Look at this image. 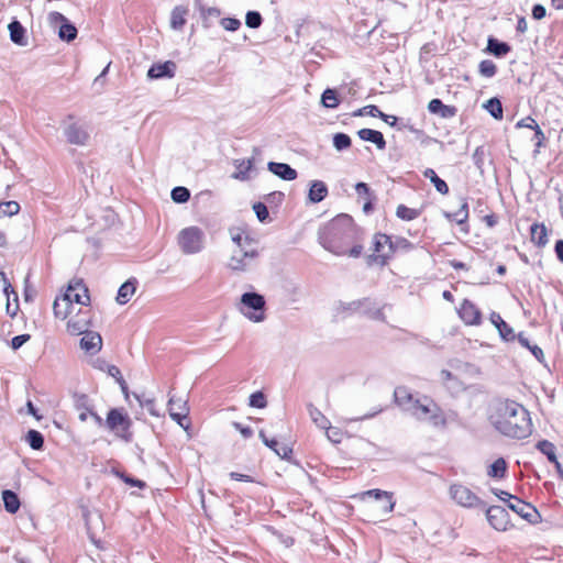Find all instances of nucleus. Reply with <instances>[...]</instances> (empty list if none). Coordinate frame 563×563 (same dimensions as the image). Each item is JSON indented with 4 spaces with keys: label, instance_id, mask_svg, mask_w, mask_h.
Wrapping results in <instances>:
<instances>
[{
    "label": "nucleus",
    "instance_id": "nucleus-1",
    "mask_svg": "<svg viewBox=\"0 0 563 563\" xmlns=\"http://www.w3.org/2000/svg\"><path fill=\"white\" fill-rule=\"evenodd\" d=\"M320 245L336 256L357 258L363 253V231L353 218L341 213L318 230Z\"/></svg>",
    "mask_w": 563,
    "mask_h": 563
},
{
    "label": "nucleus",
    "instance_id": "nucleus-2",
    "mask_svg": "<svg viewBox=\"0 0 563 563\" xmlns=\"http://www.w3.org/2000/svg\"><path fill=\"white\" fill-rule=\"evenodd\" d=\"M489 422L503 435L511 439H525L532 432L529 411L519 402L499 399L490 408Z\"/></svg>",
    "mask_w": 563,
    "mask_h": 563
},
{
    "label": "nucleus",
    "instance_id": "nucleus-3",
    "mask_svg": "<svg viewBox=\"0 0 563 563\" xmlns=\"http://www.w3.org/2000/svg\"><path fill=\"white\" fill-rule=\"evenodd\" d=\"M98 427L106 426L110 431L126 443L132 442L133 432L131 431L132 420L123 408H111L106 420H103L95 410L89 415Z\"/></svg>",
    "mask_w": 563,
    "mask_h": 563
},
{
    "label": "nucleus",
    "instance_id": "nucleus-4",
    "mask_svg": "<svg viewBox=\"0 0 563 563\" xmlns=\"http://www.w3.org/2000/svg\"><path fill=\"white\" fill-rule=\"evenodd\" d=\"M409 413L418 420L428 421L433 427L446 426V418L442 409L428 396L416 398Z\"/></svg>",
    "mask_w": 563,
    "mask_h": 563
},
{
    "label": "nucleus",
    "instance_id": "nucleus-5",
    "mask_svg": "<svg viewBox=\"0 0 563 563\" xmlns=\"http://www.w3.org/2000/svg\"><path fill=\"white\" fill-rule=\"evenodd\" d=\"M238 310L250 321L262 322L265 320V297L256 291H246L241 296Z\"/></svg>",
    "mask_w": 563,
    "mask_h": 563
},
{
    "label": "nucleus",
    "instance_id": "nucleus-6",
    "mask_svg": "<svg viewBox=\"0 0 563 563\" xmlns=\"http://www.w3.org/2000/svg\"><path fill=\"white\" fill-rule=\"evenodd\" d=\"M63 132L66 141L71 145L85 146L90 134L88 124L81 122L74 113H68L62 121Z\"/></svg>",
    "mask_w": 563,
    "mask_h": 563
},
{
    "label": "nucleus",
    "instance_id": "nucleus-7",
    "mask_svg": "<svg viewBox=\"0 0 563 563\" xmlns=\"http://www.w3.org/2000/svg\"><path fill=\"white\" fill-rule=\"evenodd\" d=\"M205 233L198 227H188L178 234V244L185 254H197L203 249Z\"/></svg>",
    "mask_w": 563,
    "mask_h": 563
},
{
    "label": "nucleus",
    "instance_id": "nucleus-8",
    "mask_svg": "<svg viewBox=\"0 0 563 563\" xmlns=\"http://www.w3.org/2000/svg\"><path fill=\"white\" fill-rule=\"evenodd\" d=\"M449 495L459 506L464 508L486 507V504L471 488L461 483L451 484Z\"/></svg>",
    "mask_w": 563,
    "mask_h": 563
},
{
    "label": "nucleus",
    "instance_id": "nucleus-9",
    "mask_svg": "<svg viewBox=\"0 0 563 563\" xmlns=\"http://www.w3.org/2000/svg\"><path fill=\"white\" fill-rule=\"evenodd\" d=\"M389 235L377 232L373 236V254L367 256V265L377 264L380 267L386 266L390 261L388 253Z\"/></svg>",
    "mask_w": 563,
    "mask_h": 563
},
{
    "label": "nucleus",
    "instance_id": "nucleus-10",
    "mask_svg": "<svg viewBox=\"0 0 563 563\" xmlns=\"http://www.w3.org/2000/svg\"><path fill=\"white\" fill-rule=\"evenodd\" d=\"M372 305L371 297H364L361 299H356L350 302H345L339 300L334 303L333 312L335 318L345 319L353 314H363V310H367V308Z\"/></svg>",
    "mask_w": 563,
    "mask_h": 563
},
{
    "label": "nucleus",
    "instance_id": "nucleus-11",
    "mask_svg": "<svg viewBox=\"0 0 563 563\" xmlns=\"http://www.w3.org/2000/svg\"><path fill=\"white\" fill-rule=\"evenodd\" d=\"M260 253L257 250L241 247L235 251L229 261V268L233 272H246L255 265Z\"/></svg>",
    "mask_w": 563,
    "mask_h": 563
},
{
    "label": "nucleus",
    "instance_id": "nucleus-12",
    "mask_svg": "<svg viewBox=\"0 0 563 563\" xmlns=\"http://www.w3.org/2000/svg\"><path fill=\"white\" fill-rule=\"evenodd\" d=\"M48 21L51 25L58 26V37L62 41L69 43L77 37V27L63 13L57 11L49 12Z\"/></svg>",
    "mask_w": 563,
    "mask_h": 563
},
{
    "label": "nucleus",
    "instance_id": "nucleus-13",
    "mask_svg": "<svg viewBox=\"0 0 563 563\" xmlns=\"http://www.w3.org/2000/svg\"><path fill=\"white\" fill-rule=\"evenodd\" d=\"M90 301L88 288L80 280L76 284H70L63 296V302L66 308H71L73 303L87 306Z\"/></svg>",
    "mask_w": 563,
    "mask_h": 563
},
{
    "label": "nucleus",
    "instance_id": "nucleus-14",
    "mask_svg": "<svg viewBox=\"0 0 563 563\" xmlns=\"http://www.w3.org/2000/svg\"><path fill=\"white\" fill-rule=\"evenodd\" d=\"M486 517L489 525L498 530L505 531L509 526V514L501 506H490L486 509Z\"/></svg>",
    "mask_w": 563,
    "mask_h": 563
},
{
    "label": "nucleus",
    "instance_id": "nucleus-15",
    "mask_svg": "<svg viewBox=\"0 0 563 563\" xmlns=\"http://www.w3.org/2000/svg\"><path fill=\"white\" fill-rule=\"evenodd\" d=\"M459 317L467 325H478L482 322V312L470 299H463L457 309Z\"/></svg>",
    "mask_w": 563,
    "mask_h": 563
},
{
    "label": "nucleus",
    "instance_id": "nucleus-16",
    "mask_svg": "<svg viewBox=\"0 0 563 563\" xmlns=\"http://www.w3.org/2000/svg\"><path fill=\"white\" fill-rule=\"evenodd\" d=\"M508 508L519 515L521 518L529 522H534L536 517L539 516L538 510L534 506L515 496L508 504Z\"/></svg>",
    "mask_w": 563,
    "mask_h": 563
},
{
    "label": "nucleus",
    "instance_id": "nucleus-17",
    "mask_svg": "<svg viewBox=\"0 0 563 563\" xmlns=\"http://www.w3.org/2000/svg\"><path fill=\"white\" fill-rule=\"evenodd\" d=\"M177 65L173 60H166L164 63H155L147 70V77L150 79H163L173 78L176 74Z\"/></svg>",
    "mask_w": 563,
    "mask_h": 563
},
{
    "label": "nucleus",
    "instance_id": "nucleus-18",
    "mask_svg": "<svg viewBox=\"0 0 563 563\" xmlns=\"http://www.w3.org/2000/svg\"><path fill=\"white\" fill-rule=\"evenodd\" d=\"M79 346L89 355H96L102 347V338L98 332L88 331L79 340Z\"/></svg>",
    "mask_w": 563,
    "mask_h": 563
},
{
    "label": "nucleus",
    "instance_id": "nucleus-19",
    "mask_svg": "<svg viewBox=\"0 0 563 563\" xmlns=\"http://www.w3.org/2000/svg\"><path fill=\"white\" fill-rule=\"evenodd\" d=\"M267 169L283 180H295L298 173L287 163L268 162Z\"/></svg>",
    "mask_w": 563,
    "mask_h": 563
},
{
    "label": "nucleus",
    "instance_id": "nucleus-20",
    "mask_svg": "<svg viewBox=\"0 0 563 563\" xmlns=\"http://www.w3.org/2000/svg\"><path fill=\"white\" fill-rule=\"evenodd\" d=\"M394 400L404 411L409 412L415 404L416 398L405 386H398L394 390Z\"/></svg>",
    "mask_w": 563,
    "mask_h": 563
},
{
    "label": "nucleus",
    "instance_id": "nucleus-21",
    "mask_svg": "<svg viewBox=\"0 0 563 563\" xmlns=\"http://www.w3.org/2000/svg\"><path fill=\"white\" fill-rule=\"evenodd\" d=\"M485 52L492 54L496 58H503L511 52V46L507 42L500 41L490 35L487 38Z\"/></svg>",
    "mask_w": 563,
    "mask_h": 563
},
{
    "label": "nucleus",
    "instance_id": "nucleus-22",
    "mask_svg": "<svg viewBox=\"0 0 563 563\" xmlns=\"http://www.w3.org/2000/svg\"><path fill=\"white\" fill-rule=\"evenodd\" d=\"M428 110L432 114H438L443 119L453 118L457 109L454 106H448L441 99L434 98L428 103Z\"/></svg>",
    "mask_w": 563,
    "mask_h": 563
},
{
    "label": "nucleus",
    "instance_id": "nucleus-23",
    "mask_svg": "<svg viewBox=\"0 0 563 563\" xmlns=\"http://www.w3.org/2000/svg\"><path fill=\"white\" fill-rule=\"evenodd\" d=\"M357 135L362 141L375 144L378 150L386 148V141L380 131L364 128L357 131Z\"/></svg>",
    "mask_w": 563,
    "mask_h": 563
},
{
    "label": "nucleus",
    "instance_id": "nucleus-24",
    "mask_svg": "<svg viewBox=\"0 0 563 563\" xmlns=\"http://www.w3.org/2000/svg\"><path fill=\"white\" fill-rule=\"evenodd\" d=\"M415 247L413 243H411L408 239L404 236H395L389 235L388 242V253H390V260L398 252L408 253L412 251Z\"/></svg>",
    "mask_w": 563,
    "mask_h": 563
},
{
    "label": "nucleus",
    "instance_id": "nucleus-25",
    "mask_svg": "<svg viewBox=\"0 0 563 563\" xmlns=\"http://www.w3.org/2000/svg\"><path fill=\"white\" fill-rule=\"evenodd\" d=\"M328 186L322 180H311L309 191H308V200L311 203H319L325 199L328 196Z\"/></svg>",
    "mask_w": 563,
    "mask_h": 563
},
{
    "label": "nucleus",
    "instance_id": "nucleus-26",
    "mask_svg": "<svg viewBox=\"0 0 563 563\" xmlns=\"http://www.w3.org/2000/svg\"><path fill=\"white\" fill-rule=\"evenodd\" d=\"M364 495L373 497L376 500H386V506L384 507V514L386 515L390 514L395 508L396 500L394 499V494L391 492L374 488L365 492Z\"/></svg>",
    "mask_w": 563,
    "mask_h": 563
},
{
    "label": "nucleus",
    "instance_id": "nucleus-27",
    "mask_svg": "<svg viewBox=\"0 0 563 563\" xmlns=\"http://www.w3.org/2000/svg\"><path fill=\"white\" fill-rule=\"evenodd\" d=\"M74 406L80 411L78 418L80 421H86L90 412L93 410L90 399L86 394H74Z\"/></svg>",
    "mask_w": 563,
    "mask_h": 563
},
{
    "label": "nucleus",
    "instance_id": "nucleus-28",
    "mask_svg": "<svg viewBox=\"0 0 563 563\" xmlns=\"http://www.w3.org/2000/svg\"><path fill=\"white\" fill-rule=\"evenodd\" d=\"M4 510L10 515H14L21 507L19 495L11 489H3L1 493Z\"/></svg>",
    "mask_w": 563,
    "mask_h": 563
},
{
    "label": "nucleus",
    "instance_id": "nucleus-29",
    "mask_svg": "<svg viewBox=\"0 0 563 563\" xmlns=\"http://www.w3.org/2000/svg\"><path fill=\"white\" fill-rule=\"evenodd\" d=\"M10 32V40L20 46L26 45V30L18 20H12L8 25Z\"/></svg>",
    "mask_w": 563,
    "mask_h": 563
},
{
    "label": "nucleus",
    "instance_id": "nucleus-30",
    "mask_svg": "<svg viewBox=\"0 0 563 563\" xmlns=\"http://www.w3.org/2000/svg\"><path fill=\"white\" fill-rule=\"evenodd\" d=\"M530 235H531V241L538 247H544L549 242L548 229L543 223H533L530 227Z\"/></svg>",
    "mask_w": 563,
    "mask_h": 563
},
{
    "label": "nucleus",
    "instance_id": "nucleus-31",
    "mask_svg": "<svg viewBox=\"0 0 563 563\" xmlns=\"http://www.w3.org/2000/svg\"><path fill=\"white\" fill-rule=\"evenodd\" d=\"M137 280L135 278H130L125 283H123L117 294V301L120 305H125L130 301L132 295L136 289Z\"/></svg>",
    "mask_w": 563,
    "mask_h": 563
},
{
    "label": "nucleus",
    "instance_id": "nucleus-32",
    "mask_svg": "<svg viewBox=\"0 0 563 563\" xmlns=\"http://www.w3.org/2000/svg\"><path fill=\"white\" fill-rule=\"evenodd\" d=\"M233 165L235 167V172L234 174L232 175V177L234 179H239V180H249L250 179V175L249 173L251 172V169L253 168V165H254V158H249V159H235L233 162Z\"/></svg>",
    "mask_w": 563,
    "mask_h": 563
},
{
    "label": "nucleus",
    "instance_id": "nucleus-33",
    "mask_svg": "<svg viewBox=\"0 0 563 563\" xmlns=\"http://www.w3.org/2000/svg\"><path fill=\"white\" fill-rule=\"evenodd\" d=\"M517 340H518L519 344H520L522 347H525V349H527V350H529V351L531 352V354L534 356V358H536L539 363H541V364L545 365V357H544V353H543L542 349H541L539 345H537V344H532V343L529 341V339L525 335V333H523V332H519V333L517 334Z\"/></svg>",
    "mask_w": 563,
    "mask_h": 563
},
{
    "label": "nucleus",
    "instance_id": "nucleus-34",
    "mask_svg": "<svg viewBox=\"0 0 563 563\" xmlns=\"http://www.w3.org/2000/svg\"><path fill=\"white\" fill-rule=\"evenodd\" d=\"M422 175L424 178L429 179L434 188L437 189V191L441 195H448L449 194V186L448 184L445 183V180H443L442 178H440L438 176V174L435 173V170L433 168H426L423 172H422Z\"/></svg>",
    "mask_w": 563,
    "mask_h": 563
},
{
    "label": "nucleus",
    "instance_id": "nucleus-35",
    "mask_svg": "<svg viewBox=\"0 0 563 563\" xmlns=\"http://www.w3.org/2000/svg\"><path fill=\"white\" fill-rule=\"evenodd\" d=\"M168 405H169L168 410H169L170 418L174 421H176L181 428L188 429L189 428L188 410L185 407H183L180 411H175L174 410L175 402H174L173 398L169 399Z\"/></svg>",
    "mask_w": 563,
    "mask_h": 563
},
{
    "label": "nucleus",
    "instance_id": "nucleus-36",
    "mask_svg": "<svg viewBox=\"0 0 563 563\" xmlns=\"http://www.w3.org/2000/svg\"><path fill=\"white\" fill-rule=\"evenodd\" d=\"M507 473V462L504 457H498L495 460L487 471V475L492 478H504Z\"/></svg>",
    "mask_w": 563,
    "mask_h": 563
},
{
    "label": "nucleus",
    "instance_id": "nucleus-37",
    "mask_svg": "<svg viewBox=\"0 0 563 563\" xmlns=\"http://www.w3.org/2000/svg\"><path fill=\"white\" fill-rule=\"evenodd\" d=\"M321 103L324 108L335 109L340 104V98L335 89L327 88L321 95Z\"/></svg>",
    "mask_w": 563,
    "mask_h": 563
},
{
    "label": "nucleus",
    "instance_id": "nucleus-38",
    "mask_svg": "<svg viewBox=\"0 0 563 563\" xmlns=\"http://www.w3.org/2000/svg\"><path fill=\"white\" fill-rule=\"evenodd\" d=\"M484 108L496 120L503 119V104L499 98L493 97L486 101Z\"/></svg>",
    "mask_w": 563,
    "mask_h": 563
},
{
    "label": "nucleus",
    "instance_id": "nucleus-39",
    "mask_svg": "<svg viewBox=\"0 0 563 563\" xmlns=\"http://www.w3.org/2000/svg\"><path fill=\"white\" fill-rule=\"evenodd\" d=\"M25 440L33 450H42L44 446V435L37 430H29Z\"/></svg>",
    "mask_w": 563,
    "mask_h": 563
},
{
    "label": "nucleus",
    "instance_id": "nucleus-40",
    "mask_svg": "<svg viewBox=\"0 0 563 563\" xmlns=\"http://www.w3.org/2000/svg\"><path fill=\"white\" fill-rule=\"evenodd\" d=\"M536 448L547 456L549 462H556V449L552 442L541 440L536 444Z\"/></svg>",
    "mask_w": 563,
    "mask_h": 563
},
{
    "label": "nucleus",
    "instance_id": "nucleus-41",
    "mask_svg": "<svg viewBox=\"0 0 563 563\" xmlns=\"http://www.w3.org/2000/svg\"><path fill=\"white\" fill-rule=\"evenodd\" d=\"M185 15V9L180 7L174 8L170 15V25L174 30H181L184 27V25L186 24Z\"/></svg>",
    "mask_w": 563,
    "mask_h": 563
},
{
    "label": "nucleus",
    "instance_id": "nucleus-42",
    "mask_svg": "<svg viewBox=\"0 0 563 563\" xmlns=\"http://www.w3.org/2000/svg\"><path fill=\"white\" fill-rule=\"evenodd\" d=\"M396 216L405 221H411L420 216V210L399 205L396 209Z\"/></svg>",
    "mask_w": 563,
    "mask_h": 563
},
{
    "label": "nucleus",
    "instance_id": "nucleus-43",
    "mask_svg": "<svg viewBox=\"0 0 563 563\" xmlns=\"http://www.w3.org/2000/svg\"><path fill=\"white\" fill-rule=\"evenodd\" d=\"M266 446L269 448L272 451H274L275 454L278 455L282 460H285V461L291 460V456H292V448L291 446H289L287 444H280L277 440H276V444H269Z\"/></svg>",
    "mask_w": 563,
    "mask_h": 563
},
{
    "label": "nucleus",
    "instance_id": "nucleus-44",
    "mask_svg": "<svg viewBox=\"0 0 563 563\" xmlns=\"http://www.w3.org/2000/svg\"><path fill=\"white\" fill-rule=\"evenodd\" d=\"M478 73L484 78H493L497 74V66L490 59H484L478 65Z\"/></svg>",
    "mask_w": 563,
    "mask_h": 563
},
{
    "label": "nucleus",
    "instance_id": "nucleus-45",
    "mask_svg": "<svg viewBox=\"0 0 563 563\" xmlns=\"http://www.w3.org/2000/svg\"><path fill=\"white\" fill-rule=\"evenodd\" d=\"M170 197L176 203H186L190 199V190L183 186H176L172 189Z\"/></svg>",
    "mask_w": 563,
    "mask_h": 563
},
{
    "label": "nucleus",
    "instance_id": "nucleus-46",
    "mask_svg": "<svg viewBox=\"0 0 563 563\" xmlns=\"http://www.w3.org/2000/svg\"><path fill=\"white\" fill-rule=\"evenodd\" d=\"M67 331L71 335H84L86 332H88V323L84 322L82 320H69L67 322Z\"/></svg>",
    "mask_w": 563,
    "mask_h": 563
},
{
    "label": "nucleus",
    "instance_id": "nucleus-47",
    "mask_svg": "<svg viewBox=\"0 0 563 563\" xmlns=\"http://www.w3.org/2000/svg\"><path fill=\"white\" fill-rule=\"evenodd\" d=\"M113 473L122 482H124L126 485H129L131 487H137V488H145L146 487V483L145 482H143V481L139 479V478H135V477L131 476L130 474H128L125 472L113 470Z\"/></svg>",
    "mask_w": 563,
    "mask_h": 563
},
{
    "label": "nucleus",
    "instance_id": "nucleus-48",
    "mask_svg": "<svg viewBox=\"0 0 563 563\" xmlns=\"http://www.w3.org/2000/svg\"><path fill=\"white\" fill-rule=\"evenodd\" d=\"M363 316L382 322H386V316L383 311V308H376V302L372 299V305L367 308V310H363Z\"/></svg>",
    "mask_w": 563,
    "mask_h": 563
},
{
    "label": "nucleus",
    "instance_id": "nucleus-49",
    "mask_svg": "<svg viewBox=\"0 0 563 563\" xmlns=\"http://www.w3.org/2000/svg\"><path fill=\"white\" fill-rule=\"evenodd\" d=\"M308 409L311 419L319 428H328L330 421L318 408H316L313 405H309Z\"/></svg>",
    "mask_w": 563,
    "mask_h": 563
},
{
    "label": "nucleus",
    "instance_id": "nucleus-50",
    "mask_svg": "<svg viewBox=\"0 0 563 563\" xmlns=\"http://www.w3.org/2000/svg\"><path fill=\"white\" fill-rule=\"evenodd\" d=\"M351 144H352V141L347 134L339 132L333 135V146L338 151L341 152V151L347 150L351 146Z\"/></svg>",
    "mask_w": 563,
    "mask_h": 563
},
{
    "label": "nucleus",
    "instance_id": "nucleus-51",
    "mask_svg": "<svg viewBox=\"0 0 563 563\" xmlns=\"http://www.w3.org/2000/svg\"><path fill=\"white\" fill-rule=\"evenodd\" d=\"M20 211V205L14 201H5L0 205V218L1 217H12L14 214H18Z\"/></svg>",
    "mask_w": 563,
    "mask_h": 563
},
{
    "label": "nucleus",
    "instance_id": "nucleus-52",
    "mask_svg": "<svg viewBox=\"0 0 563 563\" xmlns=\"http://www.w3.org/2000/svg\"><path fill=\"white\" fill-rule=\"evenodd\" d=\"M534 128V134L532 137V141H534V150L533 154L538 155L540 153L541 147L545 146V135L539 124H533Z\"/></svg>",
    "mask_w": 563,
    "mask_h": 563
},
{
    "label": "nucleus",
    "instance_id": "nucleus-53",
    "mask_svg": "<svg viewBox=\"0 0 563 563\" xmlns=\"http://www.w3.org/2000/svg\"><path fill=\"white\" fill-rule=\"evenodd\" d=\"M249 405L253 408L263 409L267 406L266 396L263 391L257 390L251 394Z\"/></svg>",
    "mask_w": 563,
    "mask_h": 563
},
{
    "label": "nucleus",
    "instance_id": "nucleus-54",
    "mask_svg": "<svg viewBox=\"0 0 563 563\" xmlns=\"http://www.w3.org/2000/svg\"><path fill=\"white\" fill-rule=\"evenodd\" d=\"M263 23L262 14L258 11H247L245 15V24L251 29H258Z\"/></svg>",
    "mask_w": 563,
    "mask_h": 563
},
{
    "label": "nucleus",
    "instance_id": "nucleus-55",
    "mask_svg": "<svg viewBox=\"0 0 563 563\" xmlns=\"http://www.w3.org/2000/svg\"><path fill=\"white\" fill-rule=\"evenodd\" d=\"M364 113L379 119H385L386 113L379 110V108L375 104L365 106L362 109H358L356 112H354V115H363Z\"/></svg>",
    "mask_w": 563,
    "mask_h": 563
},
{
    "label": "nucleus",
    "instance_id": "nucleus-56",
    "mask_svg": "<svg viewBox=\"0 0 563 563\" xmlns=\"http://www.w3.org/2000/svg\"><path fill=\"white\" fill-rule=\"evenodd\" d=\"M253 210L256 214V218L260 222L265 223L269 219V212L267 206L264 202H255L253 205Z\"/></svg>",
    "mask_w": 563,
    "mask_h": 563
},
{
    "label": "nucleus",
    "instance_id": "nucleus-57",
    "mask_svg": "<svg viewBox=\"0 0 563 563\" xmlns=\"http://www.w3.org/2000/svg\"><path fill=\"white\" fill-rule=\"evenodd\" d=\"M498 333L501 340L505 342H512L517 339V334L507 322L501 324V327L498 329Z\"/></svg>",
    "mask_w": 563,
    "mask_h": 563
},
{
    "label": "nucleus",
    "instance_id": "nucleus-58",
    "mask_svg": "<svg viewBox=\"0 0 563 563\" xmlns=\"http://www.w3.org/2000/svg\"><path fill=\"white\" fill-rule=\"evenodd\" d=\"M69 309L70 308H66V306H64L63 297L60 299L59 298L55 299L54 305H53V311H54V314L56 318H59L63 320L66 319L69 313Z\"/></svg>",
    "mask_w": 563,
    "mask_h": 563
},
{
    "label": "nucleus",
    "instance_id": "nucleus-59",
    "mask_svg": "<svg viewBox=\"0 0 563 563\" xmlns=\"http://www.w3.org/2000/svg\"><path fill=\"white\" fill-rule=\"evenodd\" d=\"M134 398L139 401L141 407L146 408L151 415L156 416L154 411L155 400L152 398H146L144 395H139L133 393Z\"/></svg>",
    "mask_w": 563,
    "mask_h": 563
},
{
    "label": "nucleus",
    "instance_id": "nucleus-60",
    "mask_svg": "<svg viewBox=\"0 0 563 563\" xmlns=\"http://www.w3.org/2000/svg\"><path fill=\"white\" fill-rule=\"evenodd\" d=\"M462 203L459 209L460 213H463V218L459 219V225H465L462 230L465 233H468V225H467V219H468V202L466 198H462Z\"/></svg>",
    "mask_w": 563,
    "mask_h": 563
},
{
    "label": "nucleus",
    "instance_id": "nucleus-61",
    "mask_svg": "<svg viewBox=\"0 0 563 563\" xmlns=\"http://www.w3.org/2000/svg\"><path fill=\"white\" fill-rule=\"evenodd\" d=\"M220 24L224 30L230 32H235L241 27V21L236 18H223Z\"/></svg>",
    "mask_w": 563,
    "mask_h": 563
},
{
    "label": "nucleus",
    "instance_id": "nucleus-62",
    "mask_svg": "<svg viewBox=\"0 0 563 563\" xmlns=\"http://www.w3.org/2000/svg\"><path fill=\"white\" fill-rule=\"evenodd\" d=\"M472 159L474 165L483 172L484 159H485V150L483 146H477L472 155Z\"/></svg>",
    "mask_w": 563,
    "mask_h": 563
},
{
    "label": "nucleus",
    "instance_id": "nucleus-63",
    "mask_svg": "<svg viewBox=\"0 0 563 563\" xmlns=\"http://www.w3.org/2000/svg\"><path fill=\"white\" fill-rule=\"evenodd\" d=\"M31 339V335L27 333L15 335L11 339L10 345L12 350H19L23 344H25Z\"/></svg>",
    "mask_w": 563,
    "mask_h": 563
},
{
    "label": "nucleus",
    "instance_id": "nucleus-64",
    "mask_svg": "<svg viewBox=\"0 0 563 563\" xmlns=\"http://www.w3.org/2000/svg\"><path fill=\"white\" fill-rule=\"evenodd\" d=\"M284 199H285V194L282 191H273L265 196V200L268 203L279 205L284 201Z\"/></svg>",
    "mask_w": 563,
    "mask_h": 563
}]
</instances>
